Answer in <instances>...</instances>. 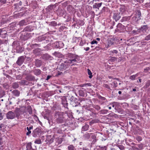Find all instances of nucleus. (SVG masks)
<instances>
[{"instance_id":"obj_9","label":"nucleus","mask_w":150,"mask_h":150,"mask_svg":"<svg viewBox=\"0 0 150 150\" xmlns=\"http://www.w3.org/2000/svg\"><path fill=\"white\" fill-rule=\"evenodd\" d=\"M25 60V58L24 56H21L19 57L16 62V64L19 66L21 65Z\"/></svg>"},{"instance_id":"obj_49","label":"nucleus","mask_w":150,"mask_h":150,"mask_svg":"<svg viewBox=\"0 0 150 150\" xmlns=\"http://www.w3.org/2000/svg\"><path fill=\"white\" fill-rule=\"evenodd\" d=\"M117 59V58L115 57H112L110 59V61L111 62H114L116 61Z\"/></svg>"},{"instance_id":"obj_39","label":"nucleus","mask_w":150,"mask_h":150,"mask_svg":"<svg viewBox=\"0 0 150 150\" xmlns=\"http://www.w3.org/2000/svg\"><path fill=\"white\" fill-rule=\"evenodd\" d=\"M111 105H112V106L113 108L115 107V108L116 106L119 105V103L117 102H114L111 104Z\"/></svg>"},{"instance_id":"obj_5","label":"nucleus","mask_w":150,"mask_h":150,"mask_svg":"<svg viewBox=\"0 0 150 150\" xmlns=\"http://www.w3.org/2000/svg\"><path fill=\"white\" fill-rule=\"evenodd\" d=\"M112 18L116 21H117L121 17V13H119L117 10L114 11L113 12Z\"/></svg>"},{"instance_id":"obj_7","label":"nucleus","mask_w":150,"mask_h":150,"mask_svg":"<svg viewBox=\"0 0 150 150\" xmlns=\"http://www.w3.org/2000/svg\"><path fill=\"white\" fill-rule=\"evenodd\" d=\"M75 94V92L74 91H70L69 92L67 97H69L68 99L70 102H71L76 99V98L74 97Z\"/></svg>"},{"instance_id":"obj_1","label":"nucleus","mask_w":150,"mask_h":150,"mask_svg":"<svg viewBox=\"0 0 150 150\" xmlns=\"http://www.w3.org/2000/svg\"><path fill=\"white\" fill-rule=\"evenodd\" d=\"M68 59L67 60L72 66L74 65L75 62L78 63L80 60V57L78 55L74 54L69 53L66 55Z\"/></svg>"},{"instance_id":"obj_2","label":"nucleus","mask_w":150,"mask_h":150,"mask_svg":"<svg viewBox=\"0 0 150 150\" xmlns=\"http://www.w3.org/2000/svg\"><path fill=\"white\" fill-rule=\"evenodd\" d=\"M64 113L63 112H58L55 113V117L57 122L62 123L65 122V119L63 117Z\"/></svg>"},{"instance_id":"obj_38","label":"nucleus","mask_w":150,"mask_h":150,"mask_svg":"<svg viewBox=\"0 0 150 150\" xmlns=\"http://www.w3.org/2000/svg\"><path fill=\"white\" fill-rule=\"evenodd\" d=\"M99 148L98 149V150H106V146H98Z\"/></svg>"},{"instance_id":"obj_62","label":"nucleus","mask_w":150,"mask_h":150,"mask_svg":"<svg viewBox=\"0 0 150 150\" xmlns=\"http://www.w3.org/2000/svg\"><path fill=\"white\" fill-rule=\"evenodd\" d=\"M135 77H134V75L131 76L129 77V79H131L132 80H133L135 79Z\"/></svg>"},{"instance_id":"obj_13","label":"nucleus","mask_w":150,"mask_h":150,"mask_svg":"<svg viewBox=\"0 0 150 150\" xmlns=\"http://www.w3.org/2000/svg\"><path fill=\"white\" fill-rule=\"evenodd\" d=\"M25 79L29 81H35V77L31 74L28 75L25 77Z\"/></svg>"},{"instance_id":"obj_61","label":"nucleus","mask_w":150,"mask_h":150,"mask_svg":"<svg viewBox=\"0 0 150 150\" xmlns=\"http://www.w3.org/2000/svg\"><path fill=\"white\" fill-rule=\"evenodd\" d=\"M15 98L14 97H11L10 98H9L8 100H11L12 101H14L15 100Z\"/></svg>"},{"instance_id":"obj_10","label":"nucleus","mask_w":150,"mask_h":150,"mask_svg":"<svg viewBox=\"0 0 150 150\" xmlns=\"http://www.w3.org/2000/svg\"><path fill=\"white\" fill-rule=\"evenodd\" d=\"M6 117L8 119H12L15 117V113L11 111H9L6 113Z\"/></svg>"},{"instance_id":"obj_55","label":"nucleus","mask_w":150,"mask_h":150,"mask_svg":"<svg viewBox=\"0 0 150 150\" xmlns=\"http://www.w3.org/2000/svg\"><path fill=\"white\" fill-rule=\"evenodd\" d=\"M59 11H60V13L59 14V15L62 16L64 14V11L62 9L59 10Z\"/></svg>"},{"instance_id":"obj_48","label":"nucleus","mask_w":150,"mask_h":150,"mask_svg":"<svg viewBox=\"0 0 150 150\" xmlns=\"http://www.w3.org/2000/svg\"><path fill=\"white\" fill-rule=\"evenodd\" d=\"M68 148L69 150H74V147L73 145H70L68 146Z\"/></svg>"},{"instance_id":"obj_29","label":"nucleus","mask_w":150,"mask_h":150,"mask_svg":"<svg viewBox=\"0 0 150 150\" xmlns=\"http://www.w3.org/2000/svg\"><path fill=\"white\" fill-rule=\"evenodd\" d=\"M89 125H85L83 126L82 128V131H85L88 130L89 128Z\"/></svg>"},{"instance_id":"obj_41","label":"nucleus","mask_w":150,"mask_h":150,"mask_svg":"<svg viewBox=\"0 0 150 150\" xmlns=\"http://www.w3.org/2000/svg\"><path fill=\"white\" fill-rule=\"evenodd\" d=\"M87 71H88V74L89 75V78L91 79L93 76L92 75V73H91V71L88 69H87Z\"/></svg>"},{"instance_id":"obj_21","label":"nucleus","mask_w":150,"mask_h":150,"mask_svg":"<svg viewBox=\"0 0 150 150\" xmlns=\"http://www.w3.org/2000/svg\"><path fill=\"white\" fill-rule=\"evenodd\" d=\"M131 16H125L122 17V18L121 19L120 22H123L129 21L130 18Z\"/></svg>"},{"instance_id":"obj_51","label":"nucleus","mask_w":150,"mask_h":150,"mask_svg":"<svg viewBox=\"0 0 150 150\" xmlns=\"http://www.w3.org/2000/svg\"><path fill=\"white\" fill-rule=\"evenodd\" d=\"M34 142L35 144H40L41 143V141L40 139H38L35 140Z\"/></svg>"},{"instance_id":"obj_36","label":"nucleus","mask_w":150,"mask_h":150,"mask_svg":"<svg viewBox=\"0 0 150 150\" xmlns=\"http://www.w3.org/2000/svg\"><path fill=\"white\" fill-rule=\"evenodd\" d=\"M150 86V80H148L147 81L145 85L144 86V87L147 88Z\"/></svg>"},{"instance_id":"obj_18","label":"nucleus","mask_w":150,"mask_h":150,"mask_svg":"<svg viewBox=\"0 0 150 150\" xmlns=\"http://www.w3.org/2000/svg\"><path fill=\"white\" fill-rule=\"evenodd\" d=\"M12 93L13 96L16 97H18L19 96L20 94V92L17 90H15L11 92Z\"/></svg>"},{"instance_id":"obj_30","label":"nucleus","mask_w":150,"mask_h":150,"mask_svg":"<svg viewBox=\"0 0 150 150\" xmlns=\"http://www.w3.org/2000/svg\"><path fill=\"white\" fill-rule=\"evenodd\" d=\"M32 144L31 142L28 143L26 146V148L27 150H30L32 149Z\"/></svg>"},{"instance_id":"obj_46","label":"nucleus","mask_w":150,"mask_h":150,"mask_svg":"<svg viewBox=\"0 0 150 150\" xmlns=\"http://www.w3.org/2000/svg\"><path fill=\"white\" fill-rule=\"evenodd\" d=\"M49 55L47 54L43 56L42 58L43 59H49Z\"/></svg>"},{"instance_id":"obj_28","label":"nucleus","mask_w":150,"mask_h":150,"mask_svg":"<svg viewBox=\"0 0 150 150\" xmlns=\"http://www.w3.org/2000/svg\"><path fill=\"white\" fill-rule=\"evenodd\" d=\"M27 110L28 112L30 114H31L33 113V110L31 107L30 106H27Z\"/></svg>"},{"instance_id":"obj_45","label":"nucleus","mask_w":150,"mask_h":150,"mask_svg":"<svg viewBox=\"0 0 150 150\" xmlns=\"http://www.w3.org/2000/svg\"><path fill=\"white\" fill-rule=\"evenodd\" d=\"M136 139L138 142H139L142 140V138L139 136H137L136 137Z\"/></svg>"},{"instance_id":"obj_17","label":"nucleus","mask_w":150,"mask_h":150,"mask_svg":"<svg viewBox=\"0 0 150 150\" xmlns=\"http://www.w3.org/2000/svg\"><path fill=\"white\" fill-rule=\"evenodd\" d=\"M78 100L76 98V99L74 100L73 101L71 102H70V104L72 105L73 107H76L78 106L80 104L79 103H78Z\"/></svg>"},{"instance_id":"obj_64","label":"nucleus","mask_w":150,"mask_h":150,"mask_svg":"<svg viewBox=\"0 0 150 150\" xmlns=\"http://www.w3.org/2000/svg\"><path fill=\"white\" fill-rule=\"evenodd\" d=\"M149 70H150V67H146V68L144 69V71L145 72H146Z\"/></svg>"},{"instance_id":"obj_14","label":"nucleus","mask_w":150,"mask_h":150,"mask_svg":"<svg viewBox=\"0 0 150 150\" xmlns=\"http://www.w3.org/2000/svg\"><path fill=\"white\" fill-rule=\"evenodd\" d=\"M34 27L28 25L25 27L23 30V31L31 32L34 30Z\"/></svg>"},{"instance_id":"obj_42","label":"nucleus","mask_w":150,"mask_h":150,"mask_svg":"<svg viewBox=\"0 0 150 150\" xmlns=\"http://www.w3.org/2000/svg\"><path fill=\"white\" fill-rule=\"evenodd\" d=\"M21 111L20 110L18 112H17L15 113V115H16V117L18 118L20 116V115L21 114Z\"/></svg>"},{"instance_id":"obj_32","label":"nucleus","mask_w":150,"mask_h":150,"mask_svg":"<svg viewBox=\"0 0 150 150\" xmlns=\"http://www.w3.org/2000/svg\"><path fill=\"white\" fill-rule=\"evenodd\" d=\"M148 28V27L147 25H144L141 27V30L142 31L146 30Z\"/></svg>"},{"instance_id":"obj_6","label":"nucleus","mask_w":150,"mask_h":150,"mask_svg":"<svg viewBox=\"0 0 150 150\" xmlns=\"http://www.w3.org/2000/svg\"><path fill=\"white\" fill-rule=\"evenodd\" d=\"M117 28L115 29V31L116 32H122L125 29V26L121 23H119L117 25Z\"/></svg>"},{"instance_id":"obj_19","label":"nucleus","mask_w":150,"mask_h":150,"mask_svg":"<svg viewBox=\"0 0 150 150\" xmlns=\"http://www.w3.org/2000/svg\"><path fill=\"white\" fill-rule=\"evenodd\" d=\"M53 54L56 57H58L59 58H61L63 57V55L61 53L57 52H55Z\"/></svg>"},{"instance_id":"obj_58","label":"nucleus","mask_w":150,"mask_h":150,"mask_svg":"<svg viewBox=\"0 0 150 150\" xmlns=\"http://www.w3.org/2000/svg\"><path fill=\"white\" fill-rule=\"evenodd\" d=\"M94 108L97 110H99L100 109V106L98 105H95L94 107Z\"/></svg>"},{"instance_id":"obj_57","label":"nucleus","mask_w":150,"mask_h":150,"mask_svg":"<svg viewBox=\"0 0 150 150\" xmlns=\"http://www.w3.org/2000/svg\"><path fill=\"white\" fill-rule=\"evenodd\" d=\"M146 40H150V34L146 36L144 39Z\"/></svg>"},{"instance_id":"obj_56","label":"nucleus","mask_w":150,"mask_h":150,"mask_svg":"<svg viewBox=\"0 0 150 150\" xmlns=\"http://www.w3.org/2000/svg\"><path fill=\"white\" fill-rule=\"evenodd\" d=\"M118 146L121 150H123L125 149L124 146L122 145H118Z\"/></svg>"},{"instance_id":"obj_12","label":"nucleus","mask_w":150,"mask_h":150,"mask_svg":"<svg viewBox=\"0 0 150 150\" xmlns=\"http://www.w3.org/2000/svg\"><path fill=\"white\" fill-rule=\"evenodd\" d=\"M137 146H132V148L133 150H142L143 148V145L142 144L137 145Z\"/></svg>"},{"instance_id":"obj_4","label":"nucleus","mask_w":150,"mask_h":150,"mask_svg":"<svg viewBox=\"0 0 150 150\" xmlns=\"http://www.w3.org/2000/svg\"><path fill=\"white\" fill-rule=\"evenodd\" d=\"M12 46L16 50V52L18 53H21L23 51V48L20 46V44L18 41L14 42L12 44Z\"/></svg>"},{"instance_id":"obj_23","label":"nucleus","mask_w":150,"mask_h":150,"mask_svg":"<svg viewBox=\"0 0 150 150\" xmlns=\"http://www.w3.org/2000/svg\"><path fill=\"white\" fill-rule=\"evenodd\" d=\"M27 24V22L25 20L21 21L18 23V25L20 26H23Z\"/></svg>"},{"instance_id":"obj_16","label":"nucleus","mask_w":150,"mask_h":150,"mask_svg":"<svg viewBox=\"0 0 150 150\" xmlns=\"http://www.w3.org/2000/svg\"><path fill=\"white\" fill-rule=\"evenodd\" d=\"M126 10V8L125 6L124 5H121L119 8V11L121 13V15L124 13Z\"/></svg>"},{"instance_id":"obj_22","label":"nucleus","mask_w":150,"mask_h":150,"mask_svg":"<svg viewBox=\"0 0 150 150\" xmlns=\"http://www.w3.org/2000/svg\"><path fill=\"white\" fill-rule=\"evenodd\" d=\"M102 3L101 2L100 3H95L94 5L93 6V8H97L98 9H99V8L101 6Z\"/></svg>"},{"instance_id":"obj_37","label":"nucleus","mask_w":150,"mask_h":150,"mask_svg":"<svg viewBox=\"0 0 150 150\" xmlns=\"http://www.w3.org/2000/svg\"><path fill=\"white\" fill-rule=\"evenodd\" d=\"M118 53V51L116 50H113L110 51V55H113V54H117Z\"/></svg>"},{"instance_id":"obj_54","label":"nucleus","mask_w":150,"mask_h":150,"mask_svg":"<svg viewBox=\"0 0 150 150\" xmlns=\"http://www.w3.org/2000/svg\"><path fill=\"white\" fill-rule=\"evenodd\" d=\"M78 23L80 25H83L84 24L83 21L82 20H79L78 21Z\"/></svg>"},{"instance_id":"obj_11","label":"nucleus","mask_w":150,"mask_h":150,"mask_svg":"<svg viewBox=\"0 0 150 150\" xmlns=\"http://www.w3.org/2000/svg\"><path fill=\"white\" fill-rule=\"evenodd\" d=\"M7 36V33L4 29H0V37L5 38Z\"/></svg>"},{"instance_id":"obj_33","label":"nucleus","mask_w":150,"mask_h":150,"mask_svg":"<svg viewBox=\"0 0 150 150\" xmlns=\"http://www.w3.org/2000/svg\"><path fill=\"white\" fill-rule=\"evenodd\" d=\"M115 79L117 81H114L113 82V84L114 86L115 87H116L117 86L118 82L117 81L120 82L118 79Z\"/></svg>"},{"instance_id":"obj_24","label":"nucleus","mask_w":150,"mask_h":150,"mask_svg":"<svg viewBox=\"0 0 150 150\" xmlns=\"http://www.w3.org/2000/svg\"><path fill=\"white\" fill-rule=\"evenodd\" d=\"M30 34L27 33H25L23 36V39L24 40H26L28 39L30 37Z\"/></svg>"},{"instance_id":"obj_60","label":"nucleus","mask_w":150,"mask_h":150,"mask_svg":"<svg viewBox=\"0 0 150 150\" xmlns=\"http://www.w3.org/2000/svg\"><path fill=\"white\" fill-rule=\"evenodd\" d=\"M103 86L104 87L111 90V89L110 88V87L108 84H104Z\"/></svg>"},{"instance_id":"obj_20","label":"nucleus","mask_w":150,"mask_h":150,"mask_svg":"<svg viewBox=\"0 0 150 150\" xmlns=\"http://www.w3.org/2000/svg\"><path fill=\"white\" fill-rule=\"evenodd\" d=\"M62 104L64 107L67 108L68 103H67V101L65 98L62 100Z\"/></svg>"},{"instance_id":"obj_25","label":"nucleus","mask_w":150,"mask_h":150,"mask_svg":"<svg viewBox=\"0 0 150 150\" xmlns=\"http://www.w3.org/2000/svg\"><path fill=\"white\" fill-rule=\"evenodd\" d=\"M33 73L36 75L38 76L41 74V71L39 69H35L33 71Z\"/></svg>"},{"instance_id":"obj_53","label":"nucleus","mask_w":150,"mask_h":150,"mask_svg":"<svg viewBox=\"0 0 150 150\" xmlns=\"http://www.w3.org/2000/svg\"><path fill=\"white\" fill-rule=\"evenodd\" d=\"M132 19L135 22H137L139 20V18H137L135 15L132 17Z\"/></svg>"},{"instance_id":"obj_8","label":"nucleus","mask_w":150,"mask_h":150,"mask_svg":"<svg viewBox=\"0 0 150 150\" xmlns=\"http://www.w3.org/2000/svg\"><path fill=\"white\" fill-rule=\"evenodd\" d=\"M41 129L38 128H37L33 131L32 134L33 136L36 137L39 135V133L40 132Z\"/></svg>"},{"instance_id":"obj_26","label":"nucleus","mask_w":150,"mask_h":150,"mask_svg":"<svg viewBox=\"0 0 150 150\" xmlns=\"http://www.w3.org/2000/svg\"><path fill=\"white\" fill-rule=\"evenodd\" d=\"M134 15L139 20L141 19L140 17L141 16V13L140 11H137L136 12Z\"/></svg>"},{"instance_id":"obj_15","label":"nucleus","mask_w":150,"mask_h":150,"mask_svg":"<svg viewBox=\"0 0 150 150\" xmlns=\"http://www.w3.org/2000/svg\"><path fill=\"white\" fill-rule=\"evenodd\" d=\"M42 61L41 60L36 59L35 62V65L37 67H40L42 65Z\"/></svg>"},{"instance_id":"obj_35","label":"nucleus","mask_w":150,"mask_h":150,"mask_svg":"<svg viewBox=\"0 0 150 150\" xmlns=\"http://www.w3.org/2000/svg\"><path fill=\"white\" fill-rule=\"evenodd\" d=\"M90 134V133H86L85 134L83 135L84 137L86 139H89L90 137H91V135L92 134Z\"/></svg>"},{"instance_id":"obj_43","label":"nucleus","mask_w":150,"mask_h":150,"mask_svg":"<svg viewBox=\"0 0 150 150\" xmlns=\"http://www.w3.org/2000/svg\"><path fill=\"white\" fill-rule=\"evenodd\" d=\"M54 5H50L47 8V9H48V10L49 11H50L52 10L53 8V7Z\"/></svg>"},{"instance_id":"obj_50","label":"nucleus","mask_w":150,"mask_h":150,"mask_svg":"<svg viewBox=\"0 0 150 150\" xmlns=\"http://www.w3.org/2000/svg\"><path fill=\"white\" fill-rule=\"evenodd\" d=\"M27 129L28 132H26V134L28 136L31 133V131L30 129H28V127H27Z\"/></svg>"},{"instance_id":"obj_63","label":"nucleus","mask_w":150,"mask_h":150,"mask_svg":"<svg viewBox=\"0 0 150 150\" xmlns=\"http://www.w3.org/2000/svg\"><path fill=\"white\" fill-rule=\"evenodd\" d=\"M79 95L81 96H84V94L83 93V91L82 90H80L79 91Z\"/></svg>"},{"instance_id":"obj_59","label":"nucleus","mask_w":150,"mask_h":150,"mask_svg":"<svg viewBox=\"0 0 150 150\" xmlns=\"http://www.w3.org/2000/svg\"><path fill=\"white\" fill-rule=\"evenodd\" d=\"M45 40V38L44 37H39L38 38V40L40 41H42Z\"/></svg>"},{"instance_id":"obj_34","label":"nucleus","mask_w":150,"mask_h":150,"mask_svg":"<svg viewBox=\"0 0 150 150\" xmlns=\"http://www.w3.org/2000/svg\"><path fill=\"white\" fill-rule=\"evenodd\" d=\"M57 23L55 21H52L50 22L49 25L54 27L56 26L57 25Z\"/></svg>"},{"instance_id":"obj_44","label":"nucleus","mask_w":150,"mask_h":150,"mask_svg":"<svg viewBox=\"0 0 150 150\" xmlns=\"http://www.w3.org/2000/svg\"><path fill=\"white\" fill-rule=\"evenodd\" d=\"M114 44V42H113L111 40H110L108 41V47Z\"/></svg>"},{"instance_id":"obj_3","label":"nucleus","mask_w":150,"mask_h":150,"mask_svg":"<svg viewBox=\"0 0 150 150\" xmlns=\"http://www.w3.org/2000/svg\"><path fill=\"white\" fill-rule=\"evenodd\" d=\"M71 66L72 65L69 62L66 60L61 63L59 67V69L61 71H63Z\"/></svg>"},{"instance_id":"obj_27","label":"nucleus","mask_w":150,"mask_h":150,"mask_svg":"<svg viewBox=\"0 0 150 150\" xmlns=\"http://www.w3.org/2000/svg\"><path fill=\"white\" fill-rule=\"evenodd\" d=\"M20 84L21 85H28L29 83L28 81L25 80H22L21 81L19 82Z\"/></svg>"},{"instance_id":"obj_52","label":"nucleus","mask_w":150,"mask_h":150,"mask_svg":"<svg viewBox=\"0 0 150 150\" xmlns=\"http://www.w3.org/2000/svg\"><path fill=\"white\" fill-rule=\"evenodd\" d=\"M4 113L0 112V120H2L3 118V117L4 116Z\"/></svg>"},{"instance_id":"obj_31","label":"nucleus","mask_w":150,"mask_h":150,"mask_svg":"<svg viewBox=\"0 0 150 150\" xmlns=\"http://www.w3.org/2000/svg\"><path fill=\"white\" fill-rule=\"evenodd\" d=\"M12 87L14 88H17L19 87V84L18 82H14L13 83L12 85Z\"/></svg>"},{"instance_id":"obj_40","label":"nucleus","mask_w":150,"mask_h":150,"mask_svg":"<svg viewBox=\"0 0 150 150\" xmlns=\"http://www.w3.org/2000/svg\"><path fill=\"white\" fill-rule=\"evenodd\" d=\"M108 112V110H101L100 111V114H106Z\"/></svg>"},{"instance_id":"obj_47","label":"nucleus","mask_w":150,"mask_h":150,"mask_svg":"<svg viewBox=\"0 0 150 150\" xmlns=\"http://www.w3.org/2000/svg\"><path fill=\"white\" fill-rule=\"evenodd\" d=\"M91 136V137L93 139V142H95L96 141V137L95 135H93V134Z\"/></svg>"}]
</instances>
